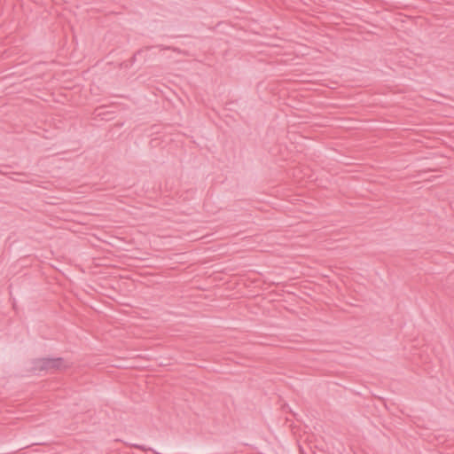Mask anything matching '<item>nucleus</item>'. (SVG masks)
Segmentation results:
<instances>
[{
	"instance_id": "nucleus-1",
	"label": "nucleus",
	"mask_w": 454,
	"mask_h": 454,
	"mask_svg": "<svg viewBox=\"0 0 454 454\" xmlns=\"http://www.w3.org/2000/svg\"><path fill=\"white\" fill-rule=\"evenodd\" d=\"M31 364L32 372H57L67 368V366L65 364V360L62 357L35 358L32 360Z\"/></svg>"
},
{
	"instance_id": "nucleus-2",
	"label": "nucleus",
	"mask_w": 454,
	"mask_h": 454,
	"mask_svg": "<svg viewBox=\"0 0 454 454\" xmlns=\"http://www.w3.org/2000/svg\"><path fill=\"white\" fill-rule=\"evenodd\" d=\"M154 46H145L144 48H141L139 50H137L134 54L133 56L129 59V64H134L135 61L137 60V57L141 55L142 53H144V51H149L151 49H153Z\"/></svg>"
},
{
	"instance_id": "nucleus-3",
	"label": "nucleus",
	"mask_w": 454,
	"mask_h": 454,
	"mask_svg": "<svg viewBox=\"0 0 454 454\" xmlns=\"http://www.w3.org/2000/svg\"><path fill=\"white\" fill-rule=\"evenodd\" d=\"M130 66H131V64H129V60H127V61H123V62L121 64V67H125V68H127V67H130Z\"/></svg>"
},
{
	"instance_id": "nucleus-4",
	"label": "nucleus",
	"mask_w": 454,
	"mask_h": 454,
	"mask_svg": "<svg viewBox=\"0 0 454 454\" xmlns=\"http://www.w3.org/2000/svg\"><path fill=\"white\" fill-rule=\"evenodd\" d=\"M158 47H160L162 50H168V49H170V47H163L161 45H159Z\"/></svg>"
}]
</instances>
